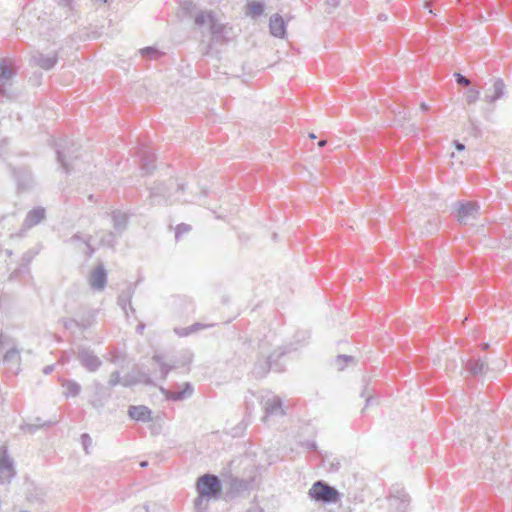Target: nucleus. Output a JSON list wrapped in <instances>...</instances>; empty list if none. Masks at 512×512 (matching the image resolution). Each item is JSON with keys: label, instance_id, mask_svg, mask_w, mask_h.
<instances>
[{"label": "nucleus", "instance_id": "603ef678", "mask_svg": "<svg viewBox=\"0 0 512 512\" xmlns=\"http://www.w3.org/2000/svg\"><path fill=\"white\" fill-rule=\"evenodd\" d=\"M425 7H430V2H426Z\"/></svg>", "mask_w": 512, "mask_h": 512}, {"label": "nucleus", "instance_id": "7c9ffc66", "mask_svg": "<svg viewBox=\"0 0 512 512\" xmlns=\"http://www.w3.org/2000/svg\"><path fill=\"white\" fill-rule=\"evenodd\" d=\"M191 230V226L188 225V224H185V223H181L179 225H177L176 227V232H175V237L176 239H179V237L184 234V233H187Z\"/></svg>", "mask_w": 512, "mask_h": 512}, {"label": "nucleus", "instance_id": "c756f323", "mask_svg": "<svg viewBox=\"0 0 512 512\" xmlns=\"http://www.w3.org/2000/svg\"><path fill=\"white\" fill-rule=\"evenodd\" d=\"M76 240H83V242L86 244L87 248H88V256H91L94 252V249L91 248L90 246V240H91V237L90 236H85V237H82L81 235L79 234H75L71 239L70 241L71 242H74Z\"/></svg>", "mask_w": 512, "mask_h": 512}, {"label": "nucleus", "instance_id": "473e14b6", "mask_svg": "<svg viewBox=\"0 0 512 512\" xmlns=\"http://www.w3.org/2000/svg\"><path fill=\"white\" fill-rule=\"evenodd\" d=\"M454 76L456 78V82L459 85H463V86H469L470 85V80L468 78H466L465 76L461 75L460 73H455Z\"/></svg>", "mask_w": 512, "mask_h": 512}, {"label": "nucleus", "instance_id": "b1692460", "mask_svg": "<svg viewBox=\"0 0 512 512\" xmlns=\"http://www.w3.org/2000/svg\"><path fill=\"white\" fill-rule=\"evenodd\" d=\"M112 221L114 228L116 230H121L125 227L127 223V216L125 213H122L120 211H114L112 213Z\"/></svg>", "mask_w": 512, "mask_h": 512}, {"label": "nucleus", "instance_id": "a18cd8bd", "mask_svg": "<svg viewBox=\"0 0 512 512\" xmlns=\"http://www.w3.org/2000/svg\"><path fill=\"white\" fill-rule=\"evenodd\" d=\"M112 0H95L96 3H100V4H107V3H110Z\"/></svg>", "mask_w": 512, "mask_h": 512}, {"label": "nucleus", "instance_id": "37998d69", "mask_svg": "<svg viewBox=\"0 0 512 512\" xmlns=\"http://www.w3.org/2000/svg\"><path fill=\"white\" fill-rule=\"evenodd\" d=\"M455 147L458 151H462L465 149V146L464 144L460 143V142H455Z\"/></svg>", "mask_w": 512, "mask_h": 512}, {"label": "nucleus", "instance_id": "58836bf2", "mask_svg": "<svg viewBox=\"0 0 512 512\" xmlns=\"http://www.w3.org/2000/svg\"><path fill=\"white\" fill-rule=\"evenodd\" d=\"M73 0H60V4L71 9Z\"/></svg>", "mask_w": 512, "mask_h": 512}, {"label": "nucleus", "instance_id": "49530a36", "mask_svg": "<svg viewBox=\"0 0 512 512\" xmlns=\"http://www.w3.org/2000/svg\"><path fill=\"white\" fill-rule=\"evenodd\" d=\"M378 19H379V20H381V21H386V20H387V15H385V14H380V15L378 16Z\"/></svg>", "mask_w": 512, "mask_h": 512}, {"label": "nucleus", "instance_id": "f8f14e48", "mask_svg": "<svg viewBox=\"0 0 512 512\" xmlns=\"http://www.w3.org/2000/svg\"><path fill=\"white\" fill-rule=\"evenodd\" d=\"M107 274L102 265L97 266L90 274L89 284L94 290H103L106 286Z\"/></svg>", "mask_w": 512, "mask_h": 512}, {"label": "nucleus", "instance_id": "bb28decb", "mask_svg": "<svg viewBox=\"0 0 512 512\" xmlns=\"http://www.w3.org/2000/svg\"><path fill=\"white\" fill-rule=\"evenodd\" d=\"M186 389L183 391L171 392L170 398L173 400H181L186 396H190L192 394V386L189 383L185 384Z\"/></svg>", "mask_w": 512, "mask_h": 512}, {"label": "nucleus", "instance_id": "6e6552de", "mask_svg": "<svg viewBox=\"0 0 512 512\" xmlns=\"http://www.w3.org/2000/svg\"><path fill=\"white\" fill-rule=\"evenodd\" d=\"M479 205L476 202L459 203L457 219L462 224H468L479 215Z\"/></svg>", "mask_w": 512, "mask_h": 512}, {"label": "nucleus", "instance_id": "c85d7f7f", "mask_svg": "<svg viewBox=\"0 0 512 512\" xmlns=\"http://www.w3.org/2000/svg\"><path fill=\"white\" fill-rule=\"evenodd\" d=\"M353 357L348 355H339L336 360L335 364L339 371L343 370L348 362H352Z\"/></svg>", "mask_w": 512, "mask_h": 512}, {"label": "nucleus", "instance_id": "72a5a7b5", "mask_svg": "<svg viewBox=\"0 0 512 512\" xmlns=\"http://www.w3.org/2000/svg\"><path fill=\"white\" fill-rule=\"evenodd\" d=\"M103 245L112 247L115 244V236L113 233H108L106 239H101Z\"/></svg>", "mask_w": 512, "mask_h": 512}, {"label": "nucleus", "instance_id": "9d476101", "mask_svg": "<svg viewBox=\"0 0 512 512\" xmlns=\"http://www.w3.org/2000/svg\"><path fill=\"white\" fill-rule=\"evenodd\" d=\"M285 411L282 408V400L279 396L273 395L267 398L264 402V416L263 421L266 422L270 416L284 415Z\"/></svg>", "mask_w": 512, "mask_h": 512}, {"label": "nucleus", "instance_id": "a211bd4d", "mask_svg": "<svg viewBox=\"0 0 512 512\" xmlns=\"http://www.w3.org/2000/svg\"><path fill=\"white\" fill-rule=\"evenodd\" d=\"M32 59L36 65L45 70L53 68L57 62L56 54L43 55L41 53H36L33 55Z\"/></svg>", "mask_w": 512, "mask_h": 512}, {"label": "nucleus", "instance_id": "0eeeda50", "mask_svg": "<svg viewBox=\"0 0 512 512\" xmlns=\"http://www.w3.org/2000/svg\"><path fill=\"white\" fill-rule=\"evenodd\" d=\"M46 218V210L43 207H35L28 211L19 231V236H24L26 231L38 225Z\"/></svg>", "mask_w": 512, "mask_h": 512}, {"label": "nucleus", "instance_id": "2eb2a0df", "mask_svg": "<svg viewBox=\"0 0 512 512\" xmlns=\"http://www.w3.org/2000/svg\"><path fill=\"white\" fill-rule=\"evenodd\" d=\"M465 369L472 376H479V375H483L484 373H486L488 366H487V362L485 360L476 358V359L468 360L465 363Z\"/></svg>", "mask_w": 512, "mask_h": 512}, {"label": "nucleus", "instance_id": "4c0bfd02", "mask_svg": "<svg viewBox=\"0 0 512 512\" xmlns=\"http://www.w3.org/2000/svg\"><path fill=\"white\" fill-rule=\"evenodd\" d=\"M456 367H457V364H456V361H455V360H452L450 363H448V364L446 365V369H447V370H452V371H453V370H455V369H456Z\"/></svg>", "mask_w": 512, "mask_h": 512}, {"label": "nucleus", "instance_id": "f3484780", "mask_svg": "<svg viewBox=\"0 0 512 512\" xmlns=\"http://www.w3.org/2000/svg\"><path fill=\"white\" fill-rule=\"evenodd\" d=\"M76 149L73 147L65 148L63 150H57V158L58 161L61 163L62 168L66 173H69L71 171L70 162L69 160H72V158H76L77 156L75 154Z\"/></svg>", "mask_w": 512, "mask_h": 512}, {"label": "nucleus", "instance_id": "7ed1b4c3", "mask_svg": "<svg viewBox=\"0 0 512 512\" xmlns=\"http://www.w3.org/2000/svg\"><path fill=\"white\" fill-rule=\"evenodd\" d=\"M16 74L15 62L11 58L0 59V95L11 98L9 88Z\"/></svg>", "mask_w": 512, "mask_h": 512}, {"label": "nucleus", "instance_id": "412c9836", "mask_svg": "<svg viewBox=\"0 0 512 512\" xmlns=\"http://www.w3.org/2000/svg\"><path fill=\"white\" fill-rule=\"evenodd\" d=\"M140 158H141V169L145 172V173H150L155 165V156L152 152L148 151V150H141L140 151Z\"/></svg>", "mask_w": 512, "mask_h": 512}, {"label": "nucleus", "instance_id": "20e7f679", "mask_svg": "<svg viewBox=\"0 0 512 512\" xmlns=\"http://www.w3.org/2000/svg\"><path fill=\"white\" fill-rule=\"evenodd\" d=\"M309 496L325 503H336L340 498L339 492L335 488L322 481H317L312 485L309 490Z\"/></svg>", "mask_w": 512, "mask_h": 512}, {"label": "nucleus", "instance_id": "9b49d317", "mask_svg": "<svg viewBox=\"0 0 512 512\" xmlns=\"http://www.w3.org/2000/svg\"><path fill=\"white\" fill-rule=\"evenodd\" d=\"M78 359L81 365L91 372L96 371L101 365V360L88 349L79 350Z\"/></svg>", "mask_w": 512, "mask_h": 512}, {"label": "nucleus", "instance_id": "2f4dec72", "mask_svg": "<svg viewBox=\"0 0 512 512\" xmlns=\"http://www.w3.org/2000/svg\"><path fill=\"white\" fill-rule=\"evenodd\" d=\"M120 383V374L119 372L115 371L113 372L111 375H110V378H109V381H108V384L111 386V387H114L116 386L117 384Z\"/></svg>", "mask_w": 512, "mask_h": 512}, {"label": "nucleus", "instance_id": "393cba45", "mask_svg": "<svg viewBox=\"0 0 512 512\" xmlns=\"http://www.w3.org/2000/svg\"><path fill=\"white\" fill-rule=\"evenodd\" d=\"M153 361L159 366L160 376L162 379H165L168 375L169 371L173 368L172 366L167 365L161 356L155 355L153 357Z\"/></svg>", "mask_w": 512, "mask_h": 512}, {"label": "nucleus", "instance_id": "8fccbe9b", "mask_svg": "<svg viewBox=\"0 0 512 512\" xmlns=\"http://www.w3.org/2000/svg\"><path fill=\"white\" fill-rule=\"evenodd\" d=\"M309 137L312 138V139H315L316 135L314 133H311V134H309Z\"/></svg>", "mask_w": 512, "mask_h": 512}, {"label": "nucleus", "instance_id": "f03ea898", "mask_svg": "<svg viewBox=\"0 0 512 512\" xmlns=\"http://www.w3.org/2000/svg\"><path fill=\"white\" fill-rule=\"evenodd\" d=\"M0 356L12 374L19 372L21 356L16 341L2 331H0Z\"/></svg>", "mask_w": 512, "mask_h": 512}, {"label": "nucleus", "instance_id": "a878e982", "mask_svg": "<svg viewBox=\"0 0 512 512\" xmlns=\"http://www.w3.org/2000/svg\"><path fill=\"white\" fill-rule=\"evenodd\" d=\"M140 54L142 55V57L152 60H156L162 55V53L154 47L143 48L140 50Z\"/></svg>", "mask_w": 512, "mask_h": 512}, {"label": "nucleus", "instance_id": "ea45409f", "mask_svg": "<svg viewBox=\"0 0 512 512\" xmlns=\"http://www.w3.org/2000/svg\"><path fill=\"white\" fill-rule=\"evenodd\" d=\"M53 370H54V366L48 365V366L44 367L43 373L47 375V374H50Z\"/></svg>", "mask_w": 512, "mask_h": 512}, {"label": "nucleus", "instance_id": "09e8293b", "mask_svg": "<svg viewBox=\"0 0 512 512\" xmlns=\"http://www.w3.org/2000/svg\"><path fill=\"white\" fill-rule=\"evenodd\" d=\"M481 348L483 350H487L489 348V344L488 343H484V344L481 345Z\"/></svg>", "mask_w": 512, "mask_h": 512}, {"label": "nucleus", "instance_id": "de8ad7c7", "mask_svg": "<svg viewBox=\"0 0 512 512\" xmlns=\"http://www.w3.org/2000/svg\"><path fill=\"white\" fill-rule=\"evenodd\" d=\"M326 143H327L326 140H321V141L318 142V146L319 147H324L326 145Z\"/></svg>", "mask_w": 512, "mask_h": 512}, {"label": "nucleus", "instance_id": "6ab92c4d", "mask_svg": "<svg viewBox=\"0 0 512 512\" xmlns=\"http://www.w3.org/2000/svg\"><path fill=\"white\" fill-rule=\"evenodd\" d=\"M505 84L501 79H496L493 83V92L486 93L485 101L494 103L504 96Z\"/></svg>", "mask_w": 512, "mask_h": 512}, {"label": "nucleus", "instance_id": "4468645a", "mask_svg": "<svg viewBox=\"0 0 512 512\" xmlns=\"http://www.w3.org/2000/svg\"><path fill=\"white\" fill-rule=\"evenodd\" d=\"M171 189H175L176 191H179V190L182 191L184 189V187H183V185H179V184L175 185L174 183H171L170 187L167 188L165 185L159 184L156 187L152 188L151 196H153V197L163 196L167 200H170V202L178 201L179 200L178 198L172 199V193L170 192Z\"/></svg>", "mask_w": 512, "mask_h": 512}, {"label": "nucleus", "instance_id": "1a4fd4ad", "mask_svg": "<svg viewBox=\"0 0 512 512\" xmlns=\"http://www.w3.org/2000/svg\"><path fill=\"white\" fill-rule=\"evenodd\" d=\"M15 475L14 465L12 459L8 456L7 449L1 447L0 449V481H9Z\"/></svg>", "mask_w": 512, "mask_h": 512}, {"label": "nucleus", "instance_id": "e433bc0d", "mask_svg": "<svg viewBox=\"0 0 512 512\" xmlns=\"http://www.w3.org/2000/svg\"><path fill=\"white\" fill-rule=\"evenodd\" d=\"M257 369H258V367H256V368H255V373H256L258 376H261V377H262V376H264V375L268 372V370H269V364H265V367H263L261 371H258Z\"/></svg>", "mask_w": 512, "mask_h": 512}, {"label": "nucleus", "instance_id": "f257e3e1", "mask_svg": "<svg viewBox=\"0 0 512 512\" xmlns=\"http://www.w3.org/2000/svg\"><path fill=\"white\" fill-rule=\"evenodd\" d=\"M195 24L199 27L207 25L211 33V43H226L236 37L232 26L221 23L211 11H200L195 15Z\"/></svg>", "mask_w": 512, "mask_h": 512}, {"label": "nucleus", "instance_id": "864d4df0", "mask_svg": "<svg viewBox=\"0 0 512 512\" xmlns=\"http://www.w3.org/2000/svg\"><path fill=\"white\" fill-rule=\"evenodd\" d=\"M309 447H310V448H315V447H316V445H315L314 443H312Z\"/></svg>", "mask_w": 512, "mask_h": 512}, {"label": "nucleus", "instance_id": "c03bdc74", "mask_svg": "<svg viewBox=\"0 0 512 512\" xmlns=\"http://www.w3.org/2000/svg\"><path fill=\"white\" fill-rule=\"evenodd\" d=\"M420 108L423 110V111H427L429 109V106L426 104V103H421L420 104Z\"/></svg>", "mask_w": 512, "mask_h": 512}, {"label": "nucleus", "instance_id": "3c124183", "mask_svg": "<svg viewBox=\"0 0 512 512\" xmlns=\"http://www.w3.org/2000/svg\"><path fill=\"white\" fill-rule=\"evenodd\" d=\"M140 465H141V467H146L147 466V462H142Z\"/></svg>", "mask_w": 512, "mask_h": 512}, {"label": "nucleus", "instance_id": "4be33fe9", "mask_svg": "<svg viewBox=\"0 0 512 512\" xmlns=\"http://www.w3.org/2000/svg\"><path fill=\"white\" fill-rule=\"evenodd\" d=\"M213 324H202V323H195L189 327L186 328H175L174 331L177 335L184 337L191 333H195L201 329L213 327Z\"/></svg>", "mask_w": 512, "mask_h": 512}, {"label": "nucleus", "instance_id": "5701e85b", "mask_svg": "<svg viewBox=\"0 0 512 512\" xmlns=\"http://www.w3.org/2000/svg\"><path fill=\"white\" fill-rule=\"evenodd\" d=\"M264 12V4L258 1H251L247 4V15L256 18Z\"/></svg>", "mask_w": 512, "mask_h": 512}, {"label": "nucleus", "instance_id": "aec40b11", "mask_svg": "<svg viewBox=\"0 0 512 512\" xmlns=\"http://www.w3.org/2000/svg\"><path fill=\"white\" fill-rule=\"evenodd\" d=\"M61 386L64 388L63 395L66 398L76 397L81 392V386L74 380L63 379Z\"/></svg>", "mask_w": 512, "mask_h": 512}, {"label": "nucleus", "instance_id": "39448f33", "mask_svg": "<svg viewBox=\"0 0 512 512\" xmlns=\"http://www.w3.org/2000/svg\"><path fill=\"white\" fill-rule=\"evenodd\" d=\"M197 490L200 497L215 496L220 492V481L216 476L206 474L199 478Z\"/></svg>", "mask_w": 512, "mask_h": 512}, {"label": "nucleus", "instance_id": "ddd939ff", "mask_svg": "<svg viewBox=\"0 0 512 512\" xmlns=\"http://www.w3.org/2000/svg\"><path fill=\"white\" fill-rule=\"evenodd\" d=\"M270 33L274 37L284 38L286 34V24L284 19L279 14H274L269 22Z\"/></svg>", "mask_w": 512, "mask_h": 512}, {"label": "nucleus", "instance_id": "cd10ccee", "mask_svg": "<svg viewBox=\"0 0 512 512\" xmlns=\"http://www.w3.org/2000/svg\"><path fill=\"white\" fill-rule=\"evenodd\" d=\"M480 97V90L476 88H470L465 93V100L468 105L474 104Z\"/></svg>", "mask_w": 512, "mask_h": 512}, {"label": "nucleus", "instance_id": "79ce46f5", "mask_svg": "<svg viewBox=\"0 0 512 512\" xmlns=\"http://www.w3.org/2000/svg\"><path fill=\"white\" fill-rule=\"evenodd\" d=\"M469 122H470V125H471L472 129H473L475 132H479V129H478V127H477V125H476L475 121H474L472 118H470V117H469Z\"/></svg>", "mask_w": 512, "mask_h": 512}, {"label": "nucleus", "instance_id": "a19ab883", "mask_svg": "<svg viewBox=\"0 0 512 512\" xmlns=\"http://www.w3.org/2000/svg\"><path fill=\"white\" fill-rule=\"evenodd\" d=\"M25 178L27 179V183H20L19 185L22 188H27L30 182V175L28 173H25Z\"/></svg>", "mask_w": 512, "mask_h": 512}, {"label": "nucleus", "instance_id": "dca6fc26", "mask_svg": "<svg viewBox=\"0 0 512 512\" xmlns=\"http://www.w3.org/2000/svg\"><path fill=\"white\" fill-rule=\"evenodd\" d=\"M128 414L136 421L149 422L152 420L150 409L143 405L130 406Z\"/></svg>", "mask_w": 512, "mask_h": 512}, {"label": "nucleus", "instance_id": "423d86ee", "mask_svg": "<svg viewBox=\"0 0 512 512\" xmlns=\"http://www.w3.org/2000/svg\"><path fill=\"white\" fill-rule=\"evenodd\" d=\"M410 499L400 487H393L389 496V508L391 512H406Z\"/></svg>", "mask_w": 512, "mask_h": 512}, {"label": "nucleus", "instance_id": "c9c22d12", "mask_svg": "<svg viewBox=\"0 0 512 512\" xmlns=\"http://www.w3.org/2000/svg\"><path fill=\"white\" fill-rule=\"evenodd\" d=\"M63 325L65 328L67 329H71L73 328L74 326H77V322L73 319H66V320H63Z\"/></svg>", "mask_w": 512, "mask_h": 512}, {"label": "nucleus", "instance_id": "f704fd0d", "mask_svg": "<svg viewBox=\"0 0 512 512\" xmlns=\"http://www.w3.org/2000/svg\"><path fill=\"white\" fill-rule=\"evenodd\" d=\"M81 440L86 453H88V447L92 444L91 437L88 434H82Z\"/></svg>", "mask_w": 512, "mask_h": 512}]
</instances>
